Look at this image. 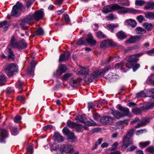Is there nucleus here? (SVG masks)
I'll use <instances>...</instances> for the list:
<instances>
[{
	"mask_svg": "<svg viewBox=\"0 0 154 154\" xmlns=\"http://www.w3.org/2000/svg\"><path fill=\"white\" fill-rule=\"evenodd\" d=\"M125 23L127 26H130L133 28L135 27L137 25L136 21L132 19L127 20L125 21Z\"/></svg>",
	"mask_w": 154,
	"mask_h": 154,
	"instance_id": "412c9836",
	"label": "nucleus"
},
{
	"mask_svg": "<svg viewBox=\"0 0 154 154\" xmlns=\"http://www.w3.org/2000/svg\"><path fill=\"white\" fill-rule=\"evenodd\" d=\"M27 152L30 154L33 152V147L32 146H29L27 149Z\"/></svg>",
	"mask_w": 154,
	"mask_h": 154,
	"instance_id": "338daca9",
	"label": "nucleus"
},
{
	"mask_svg": "<svg viewBox=\"0 0 154 154\" xmlns=\"http://www.w3.org/2000/svg\"><path fill=\"white\" fill-rule=\"evenodd\" d=\"M11 130L12 135H16L17 134L18 131L17 128L16 127L12 128Z\"/></svg>",
	"mask_w": 154,
	"mask_h": 154,
	"instance_id": "a18cd8bd",
	"label": "nucleus"
},
{
	"mask_svg": "<svg viewBox=\"0 0 154 154\" xmlns=\"http://www.w3.org/2000/svg\"><path fill=\"white\" fill-rule=\"evenodd\" d=\"M136 19L139 23H141L145 20L144 18L142 15H139L137 16Z\"/></svg>",
	"mask_w": 154,
	"mask_h": 154,
	"instance_id": "603ef678",
	"label": "nucleus"
},
{
	"mask_svg": "<svg viewBox=\"0 0 154 154\" xmlns=\"http://www.w3.org/2000/svg\"><path fill=\"white\" fill-rule=\"evenodd\" d=\"M146 150L149 152L154 153V146H150L148 147Z\"/></svg>",
	"mask_w": 154,
	"mask_h": 154,
	"instance_id": "5fc2aeb1",
	"label": "nucleus"
},
{
	"mask_svg": "<svg viewBox=\"0 0 154 154\" xmlns=\"http://www.w3.org/2000/svg\"><path fill=\"white\" fill-rule=\"evenodd\" d=\"M86 41L88 43L92 46L95 45L96 43V41L93 39V36L91 34H88V35Z\"/></svg>",
	"mask_w": 154,
	"mask_h": 154,
	"instance_id": "6ab92c4d",
	"label": "nucleus"
},
{
	"mask_svg": "<svg viewBox=\"0 0 154 154\" xmlns=\"http://www.w3.org/2000/svg\"><path fill=\"white\" fill-rule=\"evenodd\" d=\"M67 69V68L65 65L61 64L59 66L58 69L57 71V72L60 75L65 72Z\"/></svg>",
	"mask_w": 154,
	"mask_h": 154,
	"instance_id": "4be33fe9",
	"label": "nucleus"
},
{
	"mask_svg": "<svg viewBox=\"0 0 154 154\" xmlns=\"http://www.w3.org/2000/svg\"><path fill=\"white\" fill-rule=\"evenodd\" d=\"M117 37L120 39H122L126 38V36L125 33L122 31L118 32L116 34Z\"/></svg>",
	"mask_w": 154,
	"mask_h": 154,
	"instance_id": "c756f323",
	"label": "nucleus"
},
{
	"mask_svg": "<svg viewBox=\"0 0 154 154\" xmlns=\"http://www.w3.org/2000/svg\"><path fill=\"white\" fill-rule=\"evenodd\" d=\"M124 65L125 63L123 62H121L116 64L115 66V67L116 68L118 69L120 68H122Z\"/></svg>",
	"mask_w": 154,
	"mask_h": 154,
	"instance_id": "6e6d98bb",
	"label": "nucleus"
},
{
	"mask_svg": "<svg viewBox=\"0 0 154 154\" xmlns=\"http://www.w3.org/2000/svg\"><path fill=\"white\" fill-rule=\"evenodd\" d=\"M149 122V118L145 119L142 120L141 122L143 125H144L147 124Z\"/></svg>",
	"mask_w": 154,
	"mask_h": 154,
	"instance_id": "bf43d9fd",
	"label": "nucleus"
},
{
	"mask_svg": "<svg viewBox=\"0 0 154 154\" xmlns=\"http://www.w3.org/2000/svg\"><path fill=\"white\" fill-rule=\"evenodd\" d=\"M140 65L139 64L136 63L133 68V70L134 72L136 71L140 67Z\"/></svg>",
	"mask_w": 154,
	"mask_h": 154,
	"instance_id": "69168bd1",
	"label": "nucleus"
},
{
	"mask_svg": "<svg viewBox=\"0 0 154 154\" xmlns=\"http://www.w3.org/2000/svg\"><path fill=\"white\" fill-rule=\"evenodd\" d=\"M69 57V53L68 52L64 53L63 54L61 55L59 58V61L61 62L62 61H65L68 60Z\"/></svg>",
	"mask_w": 154,
	"mask_h": 154,
	"instance_id": "b1692460",
	"label": "nucleus"
},
{
	"mask_svg": "<svg viewBox=\"0 0 154 154\" xmlns=\"http://www.w3.org/2000/svg\"><path fill=\"white\" fill-rule=\"evenodd\" d=\"M134 131V130L133 128H131L128 131L127 134L125 136H127V137H132L133 135Z\"/></svg>",
	"mask_w": 154,
	"mask_h": 154,
	"instance_id": "79ce46f5",
	"label": "nucleus"
},
{
	"mask_svg": "<svg viewBox=\"0 0 154 154\" xmlns=\"http://www.w3.org/2000/svg\"><path fill=\"white\" fill-rule=\"evenodd\" d=\"M107 43L111 44L109 41H107L105 40L103 41L100 44V47L101 48H105L106 45V44Z\"/></svg>",
	"mask_w": 154,
	"mask_h": 154,
	"instance_id": "de8ad7c7",
	"label": "nucleus"
},
{
	"mask_svg": "<svg viewBox=\"0 0 154 154\" xmlns=\"http://www.w3.org/2000/svg\"><path fill=\"white\" fill-rule=\"evenodd\" d=\"M21 119V118L20 116H16L14 118V122L16 123H18L20 121Z\"/></svg>",
	"mask_w": 154,
	"mask_h": 154,
	"instance_id": "13d9d810",
	"label": "nucleus"
},
{
	"mask_svg": "<svg viewBox=\"0 0 154 154\" xmlns=\"http://www.w3.org/2000/svg\"><path fill=\"white\" fill-rule=\"evenodd\" d=\"M86 44V42L84 41V38L83 37L81 38L76 43L77 45H85Z\"/></svg>",
	"mask_w": 154,
	"mask_h": 154,
	"instance_id": "58836bf2",
	"label": "nucleus"
},
{
	"mask_svg": "<svg viewBox=\"0 0 154 154\" xmlns=\"http://www.w3.org/2000/svg\"><path fill=\"white\" fill-rule=\"evenodd\" d=\"M23 84V82L18 81L16 84V85L17 88H20L22 87Z\"/></svg>",
	"mask_w": 154,
	"mask_h": 154,
	"instance_id": "e2e57ef3",
	"label": "nucleus"
},
{
	"mask_svg": "<svg viewBox=\"0 0 154 154\" xmlns=\"http://www.w3.org/2000/svg\"><path fill=\"white\" fill-rule=\"evenodd\" d=\"M85 118V115H79L77 116L75 118V120L77 122L81 123H84L85 125L91 126H94L96 125V123L93 120L90 119V120H88L86 122H84V119Z\"/></svg>",
	"mask_w": 154,
	"mask_h": 154,
	"instance_id": "6e6552de",
	"label": "nucleus"
},
{
	"mask_svg": "<svg viewBox=\"0 0 154 154\" xmlns=\"http://www.w3.org/2000/svg\"><path fill=\"white\" fill-rule=\"evenodd\" d=\"M72 74L70 73H67L63 75L62 77V79L63 80H66L67 79L71 77Z\"/></svg>",
	"mask_w": 154,
	"mask_h": 154,
	"instance_id": "09e8293b",
	"label": "nucleus"
},
{
	"mask_svg": "<svg viewBox=\"0 0 154 154\" xmlns=\"http://www.w3.org/2000/svg\"><path fill=\"white\" fill-rule=\"evenodd\" d=\"M119 26L118 24H111L109 25H107V27L109 29H110L112 31L113 29L116 27H117Z\"/></svg>",
	"mask_w": 154,
	"mask_h": 154,
	"instance_id": "ea45409f",
	"label": "nucleus"
},
{
	"mask_svg": "<svg viewBox=\"0 0 154 154\" xmlns=\"http://www.w3.org/2000/svg\"><path fill=\"white\" fill-rule=\"evenodd\" d=\"M35 0H29L27 1L26 3V6L27 8H29L33 2H34Z\"/></svg>",
	"mask_w": 154,
	"mask_h": 154,
	"instance_id": "680f3d73",
	"label": "nucleus"
},
{
	"mask_svg": "<svg viewBox=\"0 0 154 154\" xmlns=\"http://www.w3.org/2000/svg\"><path fill=\"white\" fill-rule=\"evenodd\" d=\"M9 26L8 24L7 23V21H4L3 22H0V27H4L5 30H7Z\"/></svg>",
	"mask_w": 154,
	"mask_h": 154,
	"instance_id": "c9c22d12",
	"label": "nucleus"
},
{
	"mask_svg": "<svg viewBox=\"0 0 154 154\" xmlns=\"http://www.w3.org/2000/svg\"><path fill=\"white\" fill-rule=\"evenodd\" d=\"M18 70V66L13 63L8 65L5 69L7 75L10 77L12 76L13 73Z\"/></svg>",
	"mask_w": 154,
	"mask_h": 154,
	"instance_id": "0eeeda50",
	"label": "nucleus"
},
{
	"mask_svg": "<svg viewBox=\"0 0 154 154\" xmlns=\"http://www.w3.org/2000/svg\"><path fill=\"white\" fill-rule=\"evenodd\" d=\"M133 143V140L130 138L124 136L123 140V144L122 147L123 148L127 147L130 144H132Z\"/></svg>",
	"mask_w": 154,
	"mask_h": 154,
	"instance_id": "ddd939ff",
	"label": "nucleus"
},
{
	"mask_svg": "<svg viewBox=\"0 0 154 154\" xmlns=\"http://www.w3.org/2000/svg\"><path fill=\"white\" fill-rule=\"evenodd\" d=\"M137 34H143L146 32L145 29L140 27H137L135 29Z\"/></svg>",
	"mask_w": 154,
	"mask_h": 154,
	"instance_id": "c85d7f7f",
	"label": "nucleus"
},
{
	"mask_svg": "<svg viewBox=\"0 0 154 154\" xmlns=\"http://www.w3.org/2000/svg\"><path fill=\"white\" fill-rule=\"evenodd\" d=\"M69 84L71 86L75 87L79 85V82L77 80L71 79L69 80Z\"/></svg>",
	"mask_w": 154,
	"mask_h": 154,
	"instance_id": "cd10ccee",
	"label": "nucleus"
},
{
	"mask_svg": "<svg viewBox=\"0 0 154 154\" xmlns=\"http://www.w3.org/2000/svg\"><path fill=\"white\" fill-rule=\"evenodd\" d=\"M67 126L70 128H75L77 125V123L75 122H73L70 120H68L67 122Z\"/></svg>",
	"mask_w": 154,
	"mask_h": 154,
	"instance_id": "7c9ffc66",
	"label": "nucleus"
},
{
	"mask_svg": "<svg viewBox=\"0 0 154 154\" xmlns=\"http://www.w3.org/2000/svg\"><path fill=\"white\" fill-rule=\"evenodd\" d=\"M152 106H145L142 107L141 109L138 108H136L132 110V112L136 115L140 114L142 112V110H148L152 108Z\"/></svg>",
	"mask_w": 154,
	"mask_h": 154,
	"instance_id": "dca6fc26",
	"label": "nucleus"
},
{
	"mask_svg": "<svg viewBox=\"0 0 154 154\" xmlns=\"http://www.w3.org/2000/svg\"><path fill=\"white\" fill-rule=\"evenodd\" d=\"M144 27L147 30H149L152 27V24L151 23H146L144 24Z\"/></svg>",
	"mask_w": 154,
	"mask_h": 154,
	"instance_id": "a19ab883",
	"label": "nucleus"
},
{
	"mask_svg": "<svg viewBox=\"0 0 154 154\" xmlns=\"http://www.w3.org/2000/svg\"><path fill=\"white\" fill-rule=\"evenodd\" d=\"M119 4L124 6H128L129 5V2L127 0H118Z\"/></svg>",
	"mask_w": 154,
	"mask_h": 154,
	"instance_id": "473e14b6",
	"label": "nucleus"
},
{
	"mask_svg": "<svg viewBox=\"0 0 154 154\" xmlns=\"http://www.w3.org/2000/svg\"><path fill=\"white\" fill-rule=\"evenodd\" d=\"M6 81V77L3 75L0 76V85H4L5 82Z\"/></svg>",
	"mask_w": 154,
	"mask_h": 154,
	"instance_id": "4c0bfd02",
	"label": "nucleus"
},
{
	"mask_svg": "<svg viewBox=\"0 0 154 154\" xmlns=\"http://www.w3.org/2000/svg\"><path fill=\"white\" fill-rule=\"evenodd\" d=\"M54 137L55 141L58 142H62L63 140V137L58 133H55L54 135Z\"/></svg>",
	"mask_w": 154,
	"mask_h": 154,
	"instance_id": "a878e982",
	"label": "nucleus"
},
{
	"mask_svg": "<svg viewBox=\"0 0 154 154\" xmlns=\"http://www.w3.org/2000/svg\"><path fill=\"white\" fill-rule=\"evenodd\" d=\"M110 69V66H107L103 69H99L96 70L91 75L90 78H89V79H88V80L90 82H92L93 80L97 78L100 76L104 75V74L106 72L109 70Z\"/></svg>",
	"mask_w": 154,
	"mask_h": 154,
	"instance_id": "20e7f679",
	"label": "nucleus"
},
{
	"mask_svg": "<svg viewBox=\"0 0 154 154\" xmlns=\"http://www.w3.org/2000/svg\"><path fill=\"white\" fill-rule=\"evenodd\" d=\"M143 54L142 52L139 53L135 54H133L130 56H128L126 57V60L127 61H131L134 63L139 60L138 57H140Z\"/></svg>",
	"mask_w": 154,
	"mask_h": 154,
	"instance_id": "9b49d317",
	"label": "nucleus"
},
{
	"mask_svg": "<svg viewBox=\"0 0 154 154\" xmlns=\"http://www.w3.org/2000/svg\"><path fill=\"white\" fill-rule=\"evenodd\" d=\"M128 122L126 121H120L117 122L116 126L118 128H122L128 125Z\"/></svg>",
	"mask_w": 154,
	"mask_h": 154,
	"instance_id": "5701e85b",
	"label": "nucleus"
},
{
	"mask_svg": "<svg viewBox=\"0 0 154 154\" xmlns=\"http://www.w3.org/2000/svg\"><path fill=\"white\" fill-rule=\"evenodd\" d=\"M76 131L78 132H82L83 131V126L77 124V125L75 128Z\"/></svg>",
	"mask_w": 154,
	"mask_h": 154,
	"instance_id": "f704fd0d",
	"label": "nucleus"
},
{
	"mask_svg": "<svg viewBox=\"0 0 154 154\" xmlns=\"http://www.w3.org/2000/svg\"><path fill=\"white\" fill-rule=\"evenodd\" d=\"M94 119L95 120L98 121L100 118V116L97 113L94 114L93 115Z\"/></svg>",
	"mask_w": 154,
	"mask_h": 154,
	"instance_id": "0e129e2a",
	"label": "nucleus"
},
{
	"mask_svg": "<svg viewBox=\"0 0 154 154\" xmlns=\"http://www.w3.org/2000/svg\"><path fill=\"white\" fill-rule=\"evenodd\" d=\"M115 4H112L110 5H106L103 8L102 12L105 14H106L109 12L115 10Z\"/></svg>",
	"mask_w": 154,
	"mask_h": 154,
	"instance_id": "2eb2a0df",
	"label": "nucleus"
},
{
	"mask_svg": "<svg viewBox=\"0 0 154 154\" xmlns=\"http://www.w3.org/2000/svg\"><path fill=\"white\" fill-rule=\"evenodd\" d=\"M115 10H117L118 13L120 14H124L127 13L136 14L142 12L140 10H135L133 8L122 7L117 4H115Z\"/></svg>",
	"mask_w": 154,
	"mask_h": 154,
	"instance_id": "7ed1b4c3",
	"label": "nucleus"
},
{
	"mask_svg": "<svg viewBox=\"0 0 154 154\" xmlns=\"http://www.w3.org/2000/svg\"><path fill=\"white\" fill-rule=\"evenodd\" d=\"M119 58V57L117 55H115L114 57H110L108 59L107 61V63H109L111 61H112L114 58H116V60H118Z\"/></svg>",
	"mask_w": 154,
	"mask_h": 154,
	"instance_id": "8fccbe9b",
	"label": "nucleus"
},
{
	"mask_svg": "<svg viewBox=\"0 0 154 154\" xmlns=\"http://www.w3.org/2000/svg\"><path fill=\"white\" fill-rule=\"evenodd\" d=\"M118 108L121 111L122 113L119 112L118 111H116L113 109H110V113L112 114L116 118L119 119L125 116L131 117L128 108L123 107L122 106H118Z\"/></svg>",
	"mask_w": 154,
	"mask_h": 154,
	"instance_id": "f03ea898",
	"label": "nucleus"
},
{
	"mask_svg": "<svg viewBox=\"0 0 154 154\" xmlns=\"http://www.w3.org/2000/svg\"><path fill=\"white\" fill-rule=\"evenodd\" d=\"M0 134L2 138L1 139H0V142L1 143H4V139L8 137V132L4 129H0Z\"/></svg>",
	"mask_w": 154,
	"mask_h": 154,
	"instance_id": "a211bd4d",
	"label": "nucleus"
},
{
	"mask_svg": "<svg viewBox=\"0 0 154 154\" xmlns=\"http://www.w3.org/2000/svg\"><path fill=\"white\" fill-rule=\"evenodd\" d=\"M7 51L8 54V57L9 59H11L12 60L14 59V53L13 52L10 48L7 49Z\"/></svg>",
	"mask_w": 154,
	"mask_h": 154,
	"instance_id": "72a5a7b5",
	"label": "nucleus"
},
{
	"mask_svg": "<svg viewBox=\"0 0 154 154\" xmlns=\"http://www.w3.org/2000/svg\"><path fill=\"white\" fill-rule=\"evenodd\" d=\"M135 42V39L134 36H132L129 39L126 40L125 42V43L132 44Z\"/></svg>",
	"mask_w": 154,
	"mask_h": 154,
	"instance_id": "c03bdc74",
	"label": "nucleus"
},
{
	"mask_svg": "<svg viewBox=\"0 0 154 154\" xmlns=\"http://www.w3.org/2000/svg\"><path fill=\"white\" fill-rule=\"evenodd\" d=\"M44 30L41 27L38 28L35 32V34L37 35H43L44 34Z\"/></svg>",
	"mask_w": 154,
	"mask_h": 154,
	"instance_id": "e433bc0d",
	"label": "nucleus"
},
{
	"mask_svg": "<svg viewBox=\"0 0 154 154\" xmlns=\"http://www.w3.org/2000/svg\"><path fill=\"white\" fill-rule=\"evenodd\" d=\"M150 143V142L149 141L140 142L139 143V145L141 148H143L149 145Z\"/></svg>",
	"mask_w": 154,
	"mask_h": 154,
	"instance_id": "2f4dec72",
	"label": "nucleus"
},
{
	"mask_svg": "<svg viewBox=\"0 0 154 154\" xmlns=\"http://www.w3.org/2000/svg\"><path fill=\"white\" fill-rule=\"evenodd\" d=\"M145 96V94L143 91H141L137 94L136 97L137 98H139L141 97H144Z\"/></svg>",
	"mask_w": 154,
	"mask_h": 154,
	"instance_id": "864d4df0",
	"label": "nucleus"
},
{
	"mask_svg": "<svg viewBox=\"0 0 154 154\" xmlns=\"http://www.w3.org/2000/svg\"><path fill=\"white\" fill-rule=\"evenodd\" d=\"M52 128V126L51 125H47L44 127L43 129L44 131H46L48 130H49Z\"/></svg>",
	"mask_w": 154,
	"mask_h": 154,
	"instance_id": "052dcab7",
	"label": "nucleus"
},
{
	"mask_svg": "<svg viewBox=\"0 0 154 154\" xmlns=\"http://www.w3.org/2000/svg\"><path fill=\"white\" fill-rule=\"evenodd\" d=\"M82 69L80 71H79L78 73L80 74L83 77L85 78L84 80L85 81H88V79H86L85 78V76H87L88 74L89 70H84L85 69H87L89 68V67L88 66H87L85 67L81 66L80 67Z\"/></svg>",
	"mask_w": 154,
	"mask_h": 154,
	"instance_id": "4468645a",
	"label": "nucleus"
},
{
	"mask_svg": "<svg viewBox=\"0 0 154 154\" xmlns=\"http://www.w3.org/2000/svg\"><path fill=\"white\" fill-rule=\"evenodd\" d=\"M97 36L99 38H103L105 37V35L103 33L100 31H99L96 33Z\"/></svg>",
	"mask_w": 154,
	"mask_h": 154,
	"instance_id": "37998d69",
	"label": "nucleus"
},
{
	"mask_svg": "<svg viewBox=\"0 0 154 154\" xmlns=\"http://www.w3.org/2000/svg\"><path fill=\"white\" fill-rule=\"evenodd\" d=\"M128 63H127L125 65L129 69H131L133 66L134 63L131 61H127Z\"/></svg>",
	"mask_w": 154,
	"mask_h": 154,
	"instance_id": "3c124183",
	"label": "nucleus"
},
{
	"mask_svg": "<svg viewBox=\"0 0 154 154\" xmlns=\"http://www.w3.org/2000/svg\"><path fill=\"white\" fill-rule=\"evenodd\" d=\"M145 17L147 18L150 20L154 19V13L151 12H147L145 13Z\"/></svg>",
	"mask_w": 154,
	"mask_h": 154,
	"instance_id": "bb28decb",
	"label": "nucleus"
},
{
	"mask_svg": "<svg viewBox=\"0 0 154 154\" xmlns=\"http://www.w3.org/2000/svg\"><path fill=\"white\" fill-rule=\"evenodd\" d=\"M63 131L65 134L67 135L69 141L72 142L74 141L75 138L73 132H71L70 130L67 128H63Z\"/></svg>",
	"mask_w": 154,
	"mask_h": 154,
	"instance_id": "9d476101",
	"label": "nucleus"
},
{
	"mask_svg": "<svg viewBox=\"0 0 154 154\" xmlns=\"http://www.w3.org/2000/svg\"><path fill=\"white\" fill-rule=\"evenodd\" d=\"M145 4V2L142 0H136L135 2V4L137 5L141 6Z\"/></svg>",
	"mask_w": 154,
	"mask_h": 154,
	"instance_id": "49530a36",
	"label": "nucleus"
},
{
	"mask_svg": "<svg viewBox=\"0 0 154 154\" xmlns=\"http://www.w3.org/2000/svg\"><path fill=\"white\" fill-rule=\"evenodd\" d=\"M106 78L111 81H112V80H114L115 79H119V77L118 75H116L114 73H110L106 76Z\"/></svg>",
	"mask_w": 154,
	"mask_h": 154,
	"instance_id": "aec40b11",
	"label": "nucleus"
},
{
	"mask_svg": "<svg viewBox=\"0 0 154 154\" xmlns=\"http://www.w3.org/2000/svg\"><path fill=\"white\" fill-rule=\"evenodd\" d=\"M144 9L145 10H151L154 9V2L152 1L145 2Z\"/></svg>",
	"mask_w": 154,
	"mask_h": 154,
	"instance_id": "f3484780",
	"label": "nucleus"
},
{
	"mask_svg": "<svg viewBox=\"0 0 154 154\" xmlns=\"http://www.w3.org/2000/svg\"><path fill=\"white\" fill-rule=\"evenodd\" d=\"M107 104V102L105 100H103L98 103L94 104L92 102L89 103H88V106H96H96H99L100 105L101 106H102L103 105H106Z\"/></svg>",
	"mask_w": 154,
	"mask_h": 154,
	"instance_id": "393cba45",
	"label": "nucleus"
},
{
	"mask_svg": "<svg viewBox=\"0 0 154 154\" xmlns=\"http://www.w3.org/2000/svg\"><path fill=\"white\" fill-rule=\"evenodd\" d=\"M43 9L36 11L33 14H31L23 20L20 23L21 27L24 29L26 30L28 29V26H25V23L31 25L33 23L35 20L38 21L43 17L44 12Z\"/></svg>",
	"mask_w": 154,
	"mask_h": 154,
	"instance_id": "f257e3e1",
	"label": "nucleus"
},
{
	"mask_svg": "<svg viewBox=\"0 0 154 154\" xmlns=\"http://www.w3.org/2000/svg\"><path fill=\"white\" fill-rule=\"evenodd\" d=\"M146 130L145 129H140L138 130H137L136 133V134L137 135H139L140 134H141L143 133V132L145 131Z\"/></svg>",
	"mask_w": 154,
	"mask_h": 154,
	"instance_id": "774afa93",
	"label": "nucleus"
},
{
	"mask_svg": "<svg viewBox=\"0 0 154 154\" xmlns=\"http://www.w3.org/2000/svg\"><path fill=\"white\" fill-rule=\"evenodd\" d=\"M11 45L13 48H17L19 49H22L26 47V43L24 39L17 42L16 39L14 37L12 38L10 42Z\"/></svg>",
	"mask_w": 154,
	"mask_h": 154,
	"instance_id": "39448f33",
	"label": "nucleus"
},
{
	"mask_svg": "<svg viewBox=\"0 0 154 154\" xmlns=\"http://www.w3.org/2000/svg\"><path fill=\"white\" fill-rule=\"evenodd\" d=\"M137 147L136 146L133 145L129 147L127 150V152H131L137 148Z\"/></svg>",
	"mask_w": 154,
	"mask_h": 154,
	"instance_id": "4d7b16f0",
	"label": "nucleus"
},
{
	"mask_svg": "<svg viewBox=\"0 0 154 154\" xmlns=\"http://www.w3.org/2000/svg\"><path fill=\"white\" fill-rule=\"evenodd\" d=\"M23 8V6L22 4L19 2H17L16 4L13 6L10 16H19L20 14V11Z\"/></svg>",
	"mask_w": 154,
	"mask_h": 154,
	"instance_id": "423d86ee",
	"label": "nucleus"
},
{
	"mask_svg": "<svg viewBox=\"0 0 154 154\" xmlns=\"http://www.w3.org/2000/svg\"><path fill=\"white\" fill-rule=\"evenodd\" d=\"M100 122L102 124L105 125H110L113 122V118L110 116H104L102 117L100 119Z\"/></svg>",
	"mask_w": 154,
	"mask_h": 154,
	"instance_id": "f8f14e48",
	"label": "nucleus"
},
{
	"mask_svg": "<svg viewBox=\"0 0 154 154\" xmlns=\"http://www.w3.org/2000/svg\"><path fill=\"white\" fill-rule=\"evenodd\" d=\"M60 149L61 152H64L66 153L72 154L74 151L73 146L70 144H67L66 145L60 146Z\"/></svg>",
	"mask_w": 154,
	"mask_h": 154,
	"instance_id": "1a4fd4ad",
	"label": "nucleus"
}]
</instances>
